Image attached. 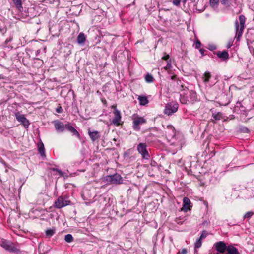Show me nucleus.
<instances>
[{
    "instance_id": "1",
    "label": "nucleus",
    "mask_w": 254,
    "mask_h": 254,
    "mask_svg": "<svg viewBox=\"0 0 254 254\" xmlns=\"http://www.w3.org/2000/svg\"><path fill=\"white\" fill-rule=\"evenodd\" d=\"M164 132L170 144L176 147V149H180L182 146L181 137L176 134L174 127L171 125H167L164 127Z\"/></svg>"
},
{
    "instance_id": "2",
    "label": "nucleus",
    "mask_w": 254,
    "mask_h": 254,
    "mask_svg": "<svg viewBox=\"0 0 254 254\" xmlns=\"http://www.w3.org/2000/svg\"><path fill=\"white\" fill-rule=\"evenodd\" d=\"M180 90L182 92L180 94V101L182 104H194L199 101L196 92L194 90L189 91L188 89L184 85H181Z\"/></svg>"
},
{
    "instance_id": "3",
    "label": "nucleus",
    "mask_w": 254,
    "mask_h": 254,
    "mask_svg": "<svg viewBox=\"0 0 254 254\" xmlns=\"http://www.w3.org/2000/svg\"><path fill=\"white\" fill-rule=\"evenodd\" d=\"M239 19L240 21V26L239 25V23L238 21H236L235 23L236 37L237 38V40H239L243 34L246 18L244 15H241L239 16Z\"/></svg>"
},
{
    "instance_id": "4",
    "label": "nucleus",
    "mask_w": 254,
    "mask_h": 254,
    "mask_svg": "<svg viewBox=\"0 0 254 254\" xmlns=\"http://www.w3.org/2000/svg\"><path fill=\"white\" fill-rule=\"evenodd\" d=\"M202 78L204 85L207 87L210 88L217 82V77L216 76L214 79H212L211 74L209 71L205 72Z\"/></svg>"
},
{
    "instance_id": "5",
    "label": "nucleus",
    "mask_w": 254,
    "mask_h": 254,
    "mask_svg": "<svg viewBox=\"0 0 254 254\" xmlns=\"http://www.w3.org/2000/svg\"><path fill=\"white\" fill-rule=\"evenodd\" d=\"M106 180L108 183L112 184H122L123 181L122 177L118 174L107 176Z\"/></svg>"
},
{
    "instance_id": "6",
    "label": "nucleus",
    "mask_w": 254,
    "mask_h": 254,
    "mask_svg": "<svg viewBox=\"0 0 254 254\" xmlns=\"http://www.w3.org/2000/svg\"><path fill=\"white\" fill-rule=\"evenodd\" d=\"M178 103L170 102L166 105L164 112L166 115L170 116L178 110Z\"/></svg>"
},
{
    "instance_id": "7",
    "label": "nucleus",
    "mask_w": 254,
    "mask_h": 254,
    "mask_svg": "<svg viewBox=\"0 0 254 254\" xmlns=\"http://www.w3.org/2000/svg\"><path fill=\"white\" fill-rule=\"evenodd\" d=\"M147 145L145 143H140L137 145V151L140 153L142 158L145 159H148L150 156L146 149Z\"/></svg>"
},
{
    "instance_id": "8",
    "label": "nucleus",
    "mask_w": 254,
    "mask_h": 254,
    "mask_svg": "<svg viewBox=\"0 0 254 254\" xmlns=\"http://www.w3.org/2000/svg\"><path fill=\"white\" fill-rule=\"evenodd\" d=\"M70 201L63 196H60L55 202V206L58 208H61L70 204Z\"/></svg>"
},
{
    "instance_id": "9",
    "label": "nucleus",
    "mask_w": 254,
    "mask_h": 254,
    "mask_svg": "<svg viewBox=\"0 0 254 254\" xmlns=\"http://www.w3.org/2000/svg\"><path fill=\"white\" fill-rule=\"evenodd\" d=\"M112 108L114 109V117L112 121V123L115 125H119L121 119V115L120 111L117 109L116 105L112 106Z\"/></svg>"
},
{
    "instance_id": "10",
    "label": "nucleus",
    "mask_w": 254,
    "mask_h": 254,
    "mask_svg": "<svg viewBox=\"0 0 254 254\" xmlns=\"http://www.w3.org/2000/svg\"><path fill=\"white\" fill-rule=\"evenodd\" d=\"M15 117L17 120L20 122L25 128L28 127L29 122L24 115L20 114L19 112H17L15 113Z\"/></svg>"
},
{
    "instance_id": "11",
    "label": "nucleus",
    "mask_w": 254,
    "mask_h": 254,
    "mask_svg": "<svg viewBox=\"0 0 254 254\" xmlns=\"http://www.w3.org/2000/svg\"><path fill=\"white\" fill-rule=\"evenodd\" d=\"M146 120L143 117H137L133 119V128L136 130H139L140 128L139 126L146 123Z\"/></svg>"
},
{
    "instance_id": "12",
    "label": "nucleus",
    "mask_w": 254,
    "mask_h": 254,
    "mask_svg": "<svg viewBox=\"0 0 254 254\" xmlns=\"http://www.w3.org/2000/svg\"><path fill=\"white\" fill-rule=\"evenodd\" d=\"M214 247L220 253H223L228 248V246L223 241H219L214 244Z\"/></svg>"
},
{
    "instance_id": "13",
    "label": "nucleus",
    "mask_w": 254,
    "mask_h": 254,
    "mask_svg": "<svg viewBox=\"0 0 254 254\" xmlns=\"http://www.w3.org/2000/svg\"><path fill=\"white\" fill-rule=\"evenodd\" d=\"M217 103L220 106H227L230 103V100L227 95L222 94L220 95L219 101Z\"/></svg>"
},
{
    "instance_id": "14",
    "label": "nucleus",
    "mask_w": 254,
    "mask_h": 254,
    "mask_svg": "<svg viewBox=\"0 0 254 254\" xmlns=\"http://www.w3.org/2000/svg\"><path fill=\"white\" fill-rule=\"evenodd\" d=\"M222 4L227 5L229 0H220ZM210 5L214 9H217L219 6V0H209Z\"/></svg>"
},
{
    "instance_id": "15",
    "label": "nucleus",
    "mask_w": 254,
    "mask_h": 254,
    "mask_svg": "<svg viewBox=\"0 0 254 254\" xmlns=\"http://www.w3.org/2000/svg\"><path fill=\"white\" fill-rule=\"evenodd\" d=\"M1 246L5 250L10 252H14L16 251V248L13 246L11 242H7L6 241H2L1 242Z\"/></svg>"
},
{
    "instance_id": "16",
    "label": "nucleus",
    "mask_w": 254,
    "mask_h": 254,
    "mask_svg": "<svg viewBox=\"0 0 254 254\" xmlns=\"http://www.w3.org/2000/svg\"><path fill=\"white\" fill-rule=\"evenodd\" d=\"M54 124L55 127L58 132H62L64 131L65 126L62 122L57 120L54 122Z\"/></svg>"
},
{
    "instance_id": "17",
    "label": "nucleus",
    "mask_w": 254,
    "mask_h": 254,
    "mask_svg": "<svg viewBox=\"0 0 254 254\" xmlns=\"http://www.w3.org/2000/svg\"><path fill=\"white\" fill-rule=\"evenodd\" d=\"M88 134L93 142H94L100 137V132L96 130L91 131L89 130Z\"/></svg>"
},
{
    "instance_id": "18",
    "label": "nucleus",
    "mask_w": 254,
    "mask_h": 254,
    "mask_svg": "<svg viewBox=\"0 0 254 254\" xmlns=\"http://www.w3.org/2000/svg\"><path fill=\"white\" fill-rule=\"evenodd\" d=\"M216 55L222 61H226L229 58L228 52L227 51H218Z\"/></svg>"
},
{
    "instance_id": "19",
    "label": "nucleus",
    "mask_w": 254,
    "mask_h": 254,
    "mask_svg": "<svg viewBox=\"0 0 254 254\" xmlns=\"http://www.w3.org/2000/svg\"><path fill=\"white\" fill-rule=\"evenodd\" d=\"M53 175H58L59 176H64V173L62 172L61 170H59L58 169H55L54 168H49V173H50Z\"/></svg>"
},
{
    "instance_id": "20",
    "label": "nucleus",
    "mask_w": 254,
    "mask_h": 254,
    "mask_svg": "<svg viewBox=\"0 0 254 254\" xmlns=\"http://www.w3.org/2000/svg\"><path fill=\"white\" fill-rule=\"evenodd\" d=\"M227 254H239L238 249L232 245L228 246Z\"/></svg>"
},
{
    "instance_id": "21",
    "label": "nucleus",
    "mask_w": 254,
    "mask_h": 254,
    "mask_svg": "<svg viewBox=\"0 0 254 254\" xmlns=\"http://www.w3.org/2000/svg\"><path fill=\"white\" fill-rule=\"evenodd\" d=\"M137 99L139 101V104L141 106H145L149 102L147 97L145 96H139Z\"/></svg>"
},
{
    "instance_id": "22",
    "label": "nucleus",
    "mask_w": 254,
    "mask_h": 254,
    "mask_svg": "<svg viewBox=\"0 0 254 254\" xmlns=\"http://www.w3.org/2000/svg\"><path fill=\"white\" fill-rule=\"evenodd\" d=\"M77 42L80 44H84L86 41V36L83 33H80L77 36Z\"/></svg>"
},
{
    "instance_id": "23",
    "label": "nucleus",
    "mask_w": 254,
    "mask_h": 254,
    "mask_svg": "<svg viewBox=\"0 0 254 254\" xmlns=\"http://www.w3.org/2000/svg\"><path fill=\"white\" fill-rule=\"evenodd\" d=\"M65 128H67L69 131H71L74 135L77 136L79 135L78 132L69 124L66 125Z\"/></svg>"
},
{
    "instance_id": "24",
    "label": "nucleus",
    "mask_w": 254,
    "mask_h": 254,
    "mask_svg": "<svg viewBox=\"0 0 254 254\" xmlns=\"http://www.w3.org/2000/svg\"><path fill=\"white\" fill-rule=\"evenodd\" d=\"M38 151L39 153L42 156L46 157L45 154V148L43 143H39L38 144Z\"/></svg>"
},
{
    "instance_id": "25",
    "label": "nucleus",
    "mask_w": 254,
    "mask_h": 254,
    "mask_svg": "<svg viewBox=\"0 0 254 254\" xmlns=\"http://www.w3.org/2000/svg\"><path fill=\"white\" fill-rule=\"evenodd\" d=\"M190 204V200L188 197H185L183 198V207L185 208L188 209L189 207Z\"/></svg>"
},
{
    "instance_id": "26",
    "label": "nucleus",
    "mask_w": 254,
    "mask_h": 254,
    "mask_svg": "<svg viewBox=\"0 0 254 254\" xmlns=\"http://www.w3.org/2000/svg\"><path fill=\"white\" fill-rule=\"evenodd\" d=\"M64 240L66 242L70 243L73 241V238L71 234H67L65 236Z\"/></svg>"
},
{
    "instance_id": "27",
    "label": "nucleus",
    "mask_w": 254,
    "mask_h": 254,
    "mask_svg": "<svg viewBox=\"0 0 254 254\" xmlns=\"http://www.w3.org/2000/svg\"><path fill=\"white\" fill-rule=\"evenodd\" d=\"M145 81L148 83H151L153 81V77L152 75L147 74L145 77Z\"/></svg>"
},
{
    "instance_id": "28",
    "label": "nucleus",
    "mask_w": 254,
    "mask_h": 254,
    "mask_svg": "<svg viewBox=\"0 0 254 254\" xmlns=\"http://www.w3.org/2000/svg\"><path fill=\"white\" fill-rule=\"evenodd\" d=\"M181 1L185 3L187 0H172L173 4L177 6L180 5Z\"/></svg>"
},
{
    "instance_id": "29",
    "label": "nucleus",
    "mask_w": 254,
    "mask_h": 254,
    "mask_svg": "<svg viewBox=\"0 0 254 254\" xmlns=\"http://www.w3.org/2000/svg\"><path fill=\"white\" fill-rule=\"evenodd\" d=\"M14 4L18 8L22 7V0H13Z\"/></svg>"
},
{
    "instance_id": "30",
    "label": "nucleus",
    "mask_w": 254,
    "mask_h": 254,
    "mask_svg": "<svg viewBox=\"0 0 254 254\" xmlns=\"http://www.w3.org/2000/svg\"><path fill=\"white\" fill-rule=\"evenodd\" d=\"M186 220L185 217L183 218L178 217L176 218L175 219L176 222L178 224H182Z\"/></svg>"
},
{
    "instance_id": "31",
    "label": "nucleus",
    "mask_w": 254,
    "mask_h": 254,
    "mask_svg": "<svg viewBox=\"0 0 254 254\" xmlns=\"http://www.w3.org/2000/svg\"><path fill=\"white\" fill-rule=\"evenodd\" d=\"M213 117L216 120H220L222 117V114L220 112L217 113L216 114H213Z\"/></svg>"
},
{
    "instance_id": "32",
    "label": "nucleus",
    "mask_w": 254,
    "mask_h": 254,
    "mask_svg": "<svg viewBox=\"0 0 254 254\" xmlns=\"http://www.w3.org/2000/svg\"><path fill=\"white\" fill-rule=\"evenodd\" d=\"M254 214V212L252 211H249L247 212L244 216V219H249Z\"/></svg>"
},
{
    "instance_id": "33",
    "label": "nucleus",
    "mask_w": 254,
    "mask_h": 254,
    "mask_svg": "<svg viewBox=\"0 0 254 254\" xmlns=\"http://www.w3.org/2000/svg\"><path fill=\"white\" fill-rule=\"evenodd\" d=\"M201 239L198 238L195 243V248H199L202 245Z\"/></svg>"
},
{
    "instance_id": "34",
    "label": "nucleus",
    "mask_w": 254,
    "mask_h": 254,
    "mask_svg": "<svg viewBox=\"0 0 254 254\" xmlns=\"http://www.w3.org/2000/svg\"><path fill=\"white\" fill-rule=\"evenodd\" d=\"M55 110L57 113H62L63 111V108L60 104H58L57 107L56 108Z\"/></svg>"
},
{
    "instance_id": "35",
    "label": "nucleus",
    "mask_w": 254,
    "mask_h": 254,
    "mask_svg": "<svg viewBox=\"0 0 254 254\" xmlns=\"http://www.w3.org/2000/svg\"><path fill=\"white\" fill-rule=\"evenodd\" d=\"M172 67L171 60L167 61L166 66L164 67L166 70L170 69Z\"/></svg>"
},
{
    "instance_id": "36",
    "label": "nucleus",
    "mask_w": 254,
    "mask_h": 254,
    "mask_svg": "<svg viewBox=\"0 0 254 254\" xmlns=\"http://www.w3.org/2000/svg\"><path fill=\"white\" fill-rule=\"evenodd\" d=\"M207 234V233L205 231H203L199 238L201 240L204 239L206 237Z\"/></svg>"
},
{
    "instance_id": "37",
    "label": "nucleus",
    "mask_w": 254,
    "mask_h": 254,
    "mask_svg": "<svg viewBox=\"0 0 254 254\" xmlns=\"http://www.w3.org/2000/svg\"><path fill=\"white\" fill-rule=\"evenodd\" d=\"M55 233V229L52 228L49 229V237L53 236Z\"/></svg>"
},
{
    "instance_id": "38",
    "label": "nucleus",
    "mask_w": 254,
    "mask_h": 254,
    "mask_svg": "<svg viewBox=\"0 0 254 254\" xmlns=\"http://www.w3.org/2000/svg\"><path fill=\"white\" fill-rule=\"evenodd\" d=\"M201 45V42L199 40H197L196 41L195 43V48L196 49H198L200 47Z\"/></svg>"
},
{
    "instance_id": "39",
    "label": "nucleus",
    "mask_w": 254,
    "mask_h": 254,
    "mask_svg": "<svg viewBox=\"0 0 254 254\" xmlns=\"http://www.w3.org/2000/svg\"><path fill=\"white\" fill-rule=\"evenodd\" d=\"M187 253L186 249H183L181 251H179L177 254H186Z\"/></svg>"
},
{
    "instance_id": "40",
    "label": "nucleus",
    "mask_w": 254,
    "mask_h": 254,
    "mask_svg": "<svg viewBox=\"0 0 254 254\" xmlns=\"http://www.w3.org/2000/svg\"><path fill=\"white\" fill-rule=\"evenodd\" d=\"M169 57L170 56L168 54H166L162 57V59L164 60L169 61Z\"/></svg>"
},
{
    "instance_id": "41",
    "label": "nucleus",
    "mask_w": 254,
    "mask_h": 254,
    "mask_svg": "<svg viewBox=\"0 0 254 254\" xmlns=\"http://www.w3.org/2000/svg\"><path fill=\"white\" fill-rule=\"evenodd\" d=\"M206 51V50L204 49H200L199 50V52L200 53H201V54L203 56L205 55V52Z\"/></svg>"
},
{
    "instance_id": "42",
    "label": "nucleus",
    "mask_w": 254,
    "mask_h": 254,
    "mask_svg": "<svg viewBox=\"0 0 254 254\" xmlns=\"http://www.w3.org/2000/svg\"><path fill=\"white\" fill-rule=\"evenodd\" d=\"M232 41H230L227 45V48H230L232 45Z\"/></svg>"
},
{
    "instance_id": "43",
    "label": "nucleus",
    "mask_w": 254,
    "mask_h": 254,
    "mask_svg": "<svg viewBox=\"0 0 254 254\" xmlns=\"http://www.w3.org/2000/svg\"><path fill=\"white\" fill-rule=\"evenodd\" d=\"M42 245H39V253H40V254H42L41 253V248H42Z\"/></svg>"
},
{
    "instance_id": "44",
    "label": "nucleus",
    "mask_w": 254,
    "mask_h": 254,
    "mask_svg": "<svg viewBox=\"0 0 254 254\" xmlns=\"http://www.w3.org/2000/svg\"><path fill=\"white\" fill-rule=\"evenodd\" d=\"M216 49V47L214 45L211 46V47L210 48V50H215Z\"/></svg>"
},
{
    "instance_id": "45",
    "label": "nucleus",
    "mask_w": 254,
    "mask_h": 254,
    "mask_svg": "<svg viewBox=\"0 0 254 254\" xmlns=\"http://www.w3.org/2000/svg\"><path fill=\"white\" fill-rule=\"evenodd\" d=\"M5 78V77L2 74L0 75V79H4Z\"/></svg>"
},
{
    "instance_id": "46",
    "label": "nucleus",
    "mask_w": 254,
    "mask_h": 254,
    "mask_svg": "<svg viewBox=\"0 0 254 254\" xmlns=\"http://www.w3.org/2000/svg\"><path fill=\"white\" fill-rule=\"evenodd\" d=\"M237 104V105L239 104V105H240V106L241 107H242V108H244V107H243V106L241 104V103H240V102H239V103H238V102Z\"/></svg>"
},
{
    "instance_id": "47",
    "label": "nucleus",
    "mask_w": 254,
    "mask_h": 254,
    "mask_svg": "<svg viewBox=\"0 0 254 254\" xmlns=\"http://www.w3.org/2000/svg\"><path fill=\"white\" fill-rule=\"evenodd\" d=\"M45 233H46V235H48V230L45 231Z\"/></svg>"
},
{
    "instance_id": "48",
    "label": "nucleus",
    "mask_w": 254,
    "mask_h": 254,
    "mask_svg": "<svg viewBox=\"0 0 254 254\" xmlns=\"http://www.w3.org/2000/svg\"><path fill=\"white\" fill-rule=\"evenodd\" d=\"M175 77L174 76H173L171 77V79H174V78H175Z\"/></svg>"
},
{
    "instance_id": "49",
    "label": "nucleus",
    "mask_w": 254,
    "mask_h": 254,
    "mask_svg": "<svg viewBox=\"0 0 254 254\" xmlns=\"http://www.w3.org/2000/svg\"><path fill=\"white\" fill-rule=\"evenodd\" d=\"M9 42V40H6V43H7V42Z\"/></svg>"
},
{
    "instance_id": "50",
    "label": "nucleus",
    "mask_w": 254,
    "mask_h": 254,
    "mask_svg": "<svg viewBox=\"0 0 254 254\" xmlns=\"http://www.w3.org/2000/svg\"><path fill=\"white\" fill-rule=\"evenodd\" d=\"M9 42V40H6V43H7V42Z\"/></svg>"
}]
</instances>
